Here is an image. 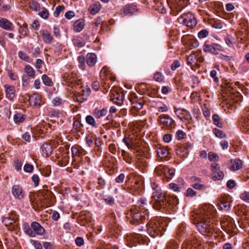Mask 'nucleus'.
<instances>
[{"mask_svg":"<svg viewBox=\"0 0 249 249\" xmlns=\"http://www.w3.org/2000/svg\"><path fill=\"white\" fill-rule=\"evenodd\" d=\"M213 206H209V208L205 206L196 214L195 218L197 222L196 223V226L198 231L202 234L211 232L213 228V222L207 220V219H210L211 217V214L210 212L208 211V209H213Z\"/></svg>","mask_w":249,"mask_h":249,"instance_id":"f257e3e1","label":"nucleus"},{"mask_svg":"<svg viewBox=\"0 0 249 249\" xmlns=\"http://www.w3.org/2000/svg\"><path fill=\"white\" fill-rule=\"evenodd\" d=\"M152 197L155 200L153 207L157 210L166 208L167 205L178 204V199L176 196L161 191L153 192Z\"/></svg>","mask_w":249,"mask_h":249,"instance_id":"f03ea898","label":"nucleus"},{"mask_svg":"<svg viewBox=\"0 0 249 249\" xmlns=\"http://www.w3.org/2000/svg\"><path fill=\"white\" fill-rule=\"evenodd\" d=\"M129 222L138 225L148 218V212L143 206H133L127 213Z\"/></svg>","mask_w":249,"mask_h":249,"instance_id":"7ed1b4c3","label":"nucleus"},{"mask_svg":"<svg viewBox=\"0 0 249 249\" xmlns=\"http://www.w3.org/2000/svg\"><path fill=\"white\" fill-rule=\"evenodd\" d=\"M166 223L159 221L156 222H151L147 224V231L152 237L161 236L163 232L166 230Z\"/></svg>","mask_w":249,"mask_h":249,"instance_id":"20e7f679","label":"nucleus"},{"mask_svg":"<svg viewBox=\"0 0 249 249\" xmlns=\"http://www.w3.org/2000/svg\"><path fill=\"white\" fill-rule=\"evenodd\" d=\"M178 20L179 23L183 24L190 28H193L197 23L196 18L190 13L184 14L182 16L178 18Z\"/></svg>","mask_w":249,"mask_h":249,"instance_id":"39448f33","label":"nucleus"},{"mask_svg":"<svg viewBox=\"0 0 249 249\" xmlns=\"http://www.w3.org/2000/svg\"><path fill=\"white\" fill-rule=\"evenodd\" d=\"M162 128L168 130H171L175 126V122L173 119L167 115H161L158 119Z\"/></svg>","mask_w":249,"mask_h":249,"instance_id":"423d86ee","label":"nucleus"},{"mask_svg":"<svg viewBox=\"0 0 249 249\" xmlns=\"http://www.w3.org/2000/svg\"><path fill=\"white\" fill-rule=\"evenodd\" d=\"M62 78L68 86L78 85L79 80H77V74L71 70L65 72Z\"/></svg>","mask_w":249,"mask_h":249,"instance_id":"0eeeda50","label":"nucleus"},{"mask_svg":"<svg viewBox=\"0 0 249 249\" xmlns=\"http://www.w3.org/2000/svg\"><path fill=\"white\" fill-rule=\"evenodd\" d=\"M110 99L115 104L121 105L124 99V95L120 89L114 88L110 91Z\"/></svg>","mask_w":249,"mask_h":249,"instance_id":"6e6552de","label":"nucleus"},{"mask_svg":"<svg viewBox=\"0 0 249 249\" xmlns=\"http://www.w3.org/2000/svg\"><path fill=\"white\" fill-rule=\"evenodd\" d=\"M204 52L217 54L218 52L222 50V47L219 44L213 43L210 44H204L203 46Z\"/></svg>","mask_w":249,"mask_h":249,"instance_id":"1a4fd4ad","label":"nucleus"},{"mask_svg":"<svg viewBox=\"0 0 249 249\" xmlns=\"http://www.w3.org/2000/svg\"><path fill=\"white\" fill-rule=\"evenodd\" d=\"M185 6L183 0H174L171 4L170 8L173 14H178Z\"/></svg>","mask_w":249,"mask_h":249,"instance_id":"9d476101","label":"nucleus"},{"mask_svg":"<svg viewBox=\"0 0 249 249\" xmlns=\"http://www.w3.org/2000/svg\"><path fill=\"white\" fill-rule=\"evenodd\" d=\"M11 192L16 199L21 200L24 197V192L19 185H14L12 188Z\"/></svg>","mask_w":249,"mask_h":249,"instance_id":"9b49d317","label":"nucleus"},{"mask_svg":"<svg viewBox=\"0 0 249 249\" xmlns=\"http://www.w3.org/2000/svg\"><path fill=\"white\" fill-rule=\"evenodd\" d=\"M32 231L34 233V237L36 235H42L45 232L44 228L38 222H33L31 224Z\"/></svg>","mask_w":249,"mask_h":249,"instance_id":"f8f14e48","label":"nucleus"},{"mask_svg":"<svg viewBox=\"0 0 249 249\" xmlns=\"http://www.w3.org/2000/svg\"><path fill=\"white\" fill-rule=\"evenodd\" d=\"M192 183V187L196 190H203L206 189V186L204 184H201V179L196 176H193L190 178Z\"/></svg>","mask_w":249,"mask_h":249,"instance_id":"ddd939ff","label":"nucleus"},{"mask_svg":"<svg viewBox=\"0 0 249 249\" xmlns=\"http://www.w3.org/2000/svg\"><path fill=\"white\" fill-rule=\"evenodd\" d=\"M40 34L45 43L50 44L53 42V37L48 31L46 30H41L40 31Z\"/></svg>","mask_w":249,"mask_h":249,"instance_id":"4468645a","label":"nucleus"},{"mask_svg":"<svg viewBox=\"0 0 249 249\" xmlns=\"http://www.w3.org/2000/svg\"><path fill=\"white\" fill-rule=\"evenodd\" d=\"M128 190L135 196L139 195L142 192V186L139 181H136L134 185L128 187Z\"/></svg>","mask_w":249,"mask_h":249,"instance_id":"2eb2a0df","label":"nucleus"},{"mask_svg":"<svg viewBox=\"0 0 249 249\" xmlns=\"http://www.w3.org/2000/svg\"><path fill=\"white\" fill-rule=\"evenodd\" d=\"M42 199L46 204H50L54 198V195L50 191L44 190L42 192Z\"/></svg>","mask_w":249,"mask_h":249,"instance_id":"dca6fc26","label":"nucleus"},{"mask_svg":"<svg viewBox=\"0 0 249 249\" xmlns=\"http://www.w3.org/2000/svg\"><path fill=\"white\" fill-rule=\"evenodd\" d=\"M29 101L31 105L40 106L41 105V97L38 93H34L29 97Z\"/></svg>","mask_w":249,"mask_h":249,"instance_id":"f3484780","label":"nucleus"},{"mask_svg":"<svg viewBox=\"0 0 249 249\" xmlns=\"http://www.w3.org/2000/svg\"><path fill=\"white\" fill-rule=\"evenodd\" d=\"M41 149L43 156L46 157L50 156L53 150L52 145L48 142H44L42 145Z\"/></svg>","mask_w":249,"mask_h":249,"instance_id":"a211bd4d","label":"nucleus"},{"mask_svg":"<svg viewBox=\"0 0 249 249\" xmlns=\"http://www.w3.org/2000/svg\"><path fill=\"white\" fill-rule=\"evenodd\" d=\"M4 87L5 88L6 97L9 100H12L15 95V87L8 85H5Z\"/></svg>","mask_w":249,"mask_h":249,"instance_id":"6ab92c4d","label":"nucleus"},{"mask_svg":"<svg viewBox=\"0 0 249 249\" xmlns=\"http://www.w3.org/2000/svg\"><path fill=\"white\" fill-rule=\"evenodd\" d=\"M0 27L6 30L12 31L13 24L7 18H0Z\"/></svg>","mask_w":249,"mask_h":249,"instance_id":"aec40b11","label":"nucleus"},{"mask_svg":"<svg viewBox=\"0 0 249 249\" xmlns=\"http://www.w3.org/2000/svg\"><path fill=\"white\" fill-rule=\"evenodd\" d=\"M229 166L232 171L238 170L242 167V162L239 159L231 160Z\"/></svg>","mask_w":249,"mask_h":249,"instance_id":"412c9836","label":"nucleus"},{"mask_svg":"<svg viewBox=\"0 0 249 249\" xmlns=\"http://www.w3.org/2000/svg\"><path fill=\"white\" fill-rule=\"evenodd\" d=\"M86 62L89 67H93L97 62V57L94 53H88L86 56Z\"/></svg>","mask_w":249,"mask_h":249,"instance_id":"4be33fe9","label":"nucleus"},{"mask_svg":"<svg viewBox=\"0 0 249 249\" xmlns=\"http://www.w3.org/2000/svg\"><path fill=\"white\" fill-rule=\"evenodd\" d=\"M15 220L10 216L3 217L2 222L6 227H9L8 229L10 231H13L14 229V226L13 224L15 223Z\"/></svg>","mask_w":249,"mask_h":249,"instance_id":"5701e85b","label":"nucleus"},{"mask_svg":"<svg viewBox=\"0 0 249 249\" xmlns=\"http://www.w3.org/2000/svg\"><path fill=\"white\" fill-rule=\"evenodd\" d=\"M157 152L158 156L161 158H164L169 154V151L167 147L163 146H159L157 148Z\"/></svg>","mask_w":249,"mask_h":249,"instance_id":"b1692460","label":"nucleus"},{"mask_svg":"<svg viewBox=\"0 0 249 249\" xmlns=\"http://www.w3.org/2000/svg\"><path fill=\"white\" fill-rule=\"evenodd\" d=\"M137 11V7L135 5L132 4H127L125 5L123 9L124 14L125 15H132Z\"/></svg>","mask_w":249,"mask_h":249,"instance_id":"393cba45","label":"nucleus"},{"mask_svg":"<svg viewBox=\"0 0 249 249\" xmlns=\"http://www.w3.org/2000/svg\"><path fill=\"white\" fill-rule=\"evenodd\" d=\"M107 113V110L106 108H103L102 109H99L95 108L94 110L93 115L94 117L97 119H99L103 117L106 116Z\"/></svg>","mask_w":249,"mask_h":249,"instance_id":"a878e982","label":"nucleus"},{"mask_svg":"<svg viewBox=\"0 0 249 249\" xmlns=\"http://www.w3.org/2000/svg\"><path fill=\"white\" fill-rule=\"evenodd\" d=\"M72 42L74 46L78 48H81L85 45V42L84 39L79 36L73 37L72 39Z\"/></svg>","mask_w":249,"mask_h":249,"instance_id":"bb28decb","label":"nucleus"},{"mask_svg":"<svg viewBox=\"0 0 249 249\" xmlns=\"http://www.w3.org/2000/svg\"><path fill=\"white\" fill-rule=\"evenodd\" d=\"M241 123L242 131L248 133L249 132V116L243 118Z\"/></svg>","mask_w":249,"mask_h":249,"instance_id":"cd10ccee","label":"nucleus"},{"mask_svg":"<svg viewBox=\"0 0 249 249\" xmlns=\"http://www.w3.org/2000/svg\"><path fill=\"white\" fill-rule=\"evenodd\" d=\"M101 5L99 2H95L93 4L91 5L89 8V10L91 15H95L97 14L101 9Z\"/></svg>","mask_w":249,"mask_h":249,"instance_id":"c85d7f7f","label":"nucleus"},{"mask_svg":"<svg viewBox=\"0 0 249 249\" xmlns=\"http://www.w3.org/2000/svg\"><path fill=\"white\" fill-rule=\"evenodd\" d=\"M84 26V22L82 20H78L74 23V30L76 32H80L83 29Z\"/></svg>","mask_w":249,"mask_h":249,"instance_id":"c756f323","label":"nucleus"},{"mask_svg":"<svg viewBox=\"0 0 249 249\" xmlns=\"http://www.w3.org/2000/svg\"><path fill=\"white\" fill-rule=\"evenodd\" d=\"M227 87L226 88L227 89V90H230V91H231V90H235L238 92H239L238 89L236 88V86L239 88L240 89L241 88L239 87L240 86V83L239 82H236L235 83H228L226 84Z\"/></svg>","mask_w":249,"mask_h":249,"instance_id":"7c9ffc66","label":"nucleus"},{"mask_svg":"<svg viewBox=\"0 0 249 249\" xmlns=\"http://www.w3.org/2000/svg\"><path fill=\"white\" fill-rule=\"evenodd\" d=\"M155 172L158 176H161L162 174H164L165 177H167L166 169L162 165H160L157 166L155 169Z\"/></svg>","mask_w":249,"mask_h":249,"instance_id":"2f4dec72","label":"nucleus"},{"mask_svg":"<svg viewBox=\"0 0 249 249\" xmlns=\"http://www.w3.org/2000/svg\"><path fill=\"white\" fill-rule=\"evenodd\" d=\"M132 105L133 108L137 110L141 109L143 106V101L135 99L132 102Z\"/></svg>","mask_w":249,"mask_h":249,"instance_id":"473e14b6","label":"nucleus"},{"mask_svg":"<svg viewBox=\"0 0 249 249\" xmlns=\"http://www.w3.org/2000/svg\"><path fill=\"white\" fill-rule=\"evenodd\" d=\"M198 46V42L193 37H189L188 42V47L189 49L192 50L194 48H196Z\"/></svg>","mask_w":249,"mask_h":249,"instance_id":"72a5a7b5","label":"nucleus"},{"mask_svg":"<svg viewBox=\"0 0 249 249\" xmlns=\"http://www.w3.org/2000/svg\"><path fill=\"white\" fill-rule=\"evenodd\" d=\"M100 77L103 81L107 78H110V76L109 75L107 69L106 67H103L101 70L100 73Z\"/></svg>","mask_w":249,"mask_h":249,"instance_id":"f704fd0d","label":"nucleus"},{"mask_svg":"<svg viewBox=\"0 0 249 249\" xmlns=\"http://www.w3.org/2000/svg\"><path fill=\"white\" fill-rule=\"evenodd\" d=\"M86 121L87 123L93 127L97 128L98 124L96 123L95 119L91 115H88L86 118Z\"/></svg>","mask_w":249,"mask_h":249,"instance_id":"c9c22d12","label":"nucleus"},{"mask_svg":"<svg viewBox=\"0 0 249 249\" xmlns=\"http://www.w3.org/2000/svg\"><path fill=\"white\" fill-rule=\"evenodd\" d=\"M224 177V173L221 170H218L213 173H212V178L215 180H219L222 179Z\"/></svg>","mask_w":249,"mask_h":249,"instance_id":"e433bc0d","label":"nucleus"},{"mask_svg":"<svg viewBox=\"0 0 249 249\" xmlns=\"http://www.w3.org/2000/svg\"><path fill=\"white\" fill-rule=\"evenodd\" d=\"M42 80L46 86L51 87L53 85L52 80L46 74H43L42 76Z\"/></svg>","mask_w":249,"mask_h":249,"instance_id":"4c0bfd02","label":"nucleus"},{"mask_svg":"<svg viewBox=\"0 0 249 249\" xmlns=\"http://www.w3.org/2000/svg\"><path fill=\"white\" fill-rule=\"evenodd\" d=\"M165 249H179V246L176 241H171L167 243Z\"/></svg>","mask_w":249,"mask_h":249,"instance_id":"58836bf2","label":"nucleus"},{"mask_svg":"<svg viewBox=\"0 0 249 249\" xmlns=\"http://www.w3.org/2000/svg\"><path fill=\"white\" fill-rule=\"evenodd\" d=\"M213 132L215 136L219 138L222 139L225 138L226 136V134L223 131L217 128L213 129Z\"/></svg>","mask_w":249,"mask_h":249,"instance_id":"ea45409f","label":"nucleus"},{"mask_svg":"<svg viewBox=\"0 0 249 249\" xmlns=\"http://www.w3.org/2000/svg\"><path fill=\"white\" fill-rule=\"evenodd\" d=\"M197 59V54L196 53H192L187 57V62L189 65H193L195 63Z\"/></svg>","mask_w":249,"mask_h":249,"instance_id":"a19ab883","label":"nucleus"},{"mask_svg":"<svg viewBox=\"0 0 249 249\" xmlns=\"http://www.w3.org/2000/svg\"><path fill=\"white\" fill-rule=\"evenodd\" d=\"M213 124L219 127H222V124L220 121L219 116L217 114H214L212 117Z\"/></svg>","mask_w":249,"mask_h":249,"instance_id":"79ce46f5","label":"nucleus"},{"mask_svg":"<svg viewBox=\"0 0 249 249\" xmlns=\"http://www.w3.org/2000/svg\"><path fill=\"white\" fill-rule=\"evenodd\" d=\"M25 71L27 73L28 76L34 77L35 75V71L29 65H27L25 67Z\"/></svg>","mask_w":249,"mask_h":249,"instance_id":"37998d69","label":"nucleus"},{"mask_svg":"<svg viewBox=\"0 0 249 249\" xmlns=\"http://www.w3.org/2000/svg\"><path fill=\"white\" fill-rule=\"evenodd\" d=\"M30 8L34 11H38L40 10V5L37 2L32 1L30 3Z\"/></svg>","mask_w":249,"mask_h":249,"instance_id":"c03bdc74","label":"nucleus"},{"mask_svg":"<svg viewBox=\"0 0 249 249\" xmlns=\"http://www.w3.org/2000/svg\"><path fill=\"white\" fill-rule=\"evenodd\" d=\"M208 159L210 161L215 162L218 161L219 156L216 153L210 152L208 153Z\"/></svg>","mask_w":249,"mask_h":249,"instance_id":"a18cd8bd","label":"nucleus"},{"mask_svg":"<svg viewBox=\"0 0 249 249\" xmlns=\"http://www.w3.org/2000/svg\"><path fill=\"white\" fill-rule=\"evenodd\" d=\"M39 16L44 19H47L49 16V13L48 10L44 7L42 8L41 12L38 14Z\"/></svg>","mask_w":249,"mask_h":249,"instance_id":"49530a36","label":"nucleus"},{"mask_svg":"<svg viewBox=\"0 0 249 249\" xmlns=\"http://www.w3.org/2000/svg\"><path fill=\"white\" fill-rule=\"evenodd\" d=\"M155 81L158 82H161L163 81L164 77L160 72H157L154 76Z\"/></svg>","mask_w":249,"mask_h":249,"instance_id":"de8ad7c7","label":"nucleus"},{"mask_svg":"<svg viewBox=\"0 0 249 249\" xmlns=\"http://www.w3.org/2000/svg\"><path fill=\"white\" fill-rule=\"evenodd\" d=\"M14 120L15 123H21L24 120V118L23 114L18 113L14 116Z\"/></svg>","mask_w":249,"mask_h":249,"instance_id":"09e8293b","label":"nucleus"},{"mask_svg":"<svg viewBox=\"0 0 249 249\" xmlns=\"http://www.w3.org/2000/svg\"><path fill=\"white\" fill-rule=\"evenodd\" d=\"M82 125V124L80 121L78 120L75 121L73 124V130L74 132H77L80 131V129Z\"/></svg>","mask_w":249,"mask_h":249,"instance_id":"8fccbe9b","label":"nucleus"},{"mask_svg":"<svg viewBox=\"0 0 249 249\" xmlns=\"http://www.w3.org/2000/svg\"><path fill=\"white\" fill-rule=\"evenodd\" d=\"M196 192L192 188H188L186 192L185 196L187 197H194L196 195Z\"/></svg>","mask_w":249,"mask_h":249,"instance_id":"3c124183","label":"nucleus"},{"mask_svg":"<svg viewBox=\"0 0 249 249\" xmlns=\"http://www.w3.org/2000/svg\"><path fill=\"white\" fill-rule=\"evenodd\" d=\"M184 109L178 108L175 110V113L177 114L178 117L181 120H183V116L184 114Z\"/></svg>","mask_w":249,"mask_h":249,"instance_id":"603ef678","label":"nucleus"},{"mask_svg":"<svg viewBox=\"0 0 249 249\" xmlns=\"http://www.w3.org/2000/svg\"><path fill=\"white\" fill-rule=\"evenodd\" d=\"M78 61L79 63V64H80L81 68L83 70H85V57L83 55L79 56L78 57Z\"/></svg>","mask_w":249,"mask_h":249,"instance_id":"864d4df0","label":"nucleus"},{"mask_svg":"<svg viewBox=\"0 0 249 249\" xmlns=\"http://www.w3.org/2000/svg\"><path fill=\"white\" fill-rule=\"evenodd\" d=\"M240 197L244 201L249 203V192L245 191L242 193L241 194Z\"/></svg>","mask_w":249,"mask_h":249,"instance_id":"5fc2aeb1","label":"nucleus"},{"mask_svg":"<svg viewBox=\"0 0 249 249\" xmlns=\"http://www.w3.org/2000/svg\"><path fill=\"white\" fill-rule=\"evenodd\" d=\"M64 9V6L63 5H59L57 6L56 8L55 11L53 12V16L55 17H57L60 12L62 11Z\"/></svg>","mask_w":249,"mask_h":249,"instance_id":"6e6d98bb","label":"nucleus"},{"mask_svg":"<svg viewBox=\"0 0 249 249\" xmlns=\"http://www.w3.org/2000/svg\"><path fill=\"white\" fill-rule=\"evenodd\" d=\"M23 170L27 173H32L34 170V166L32 164L27 163L24 166Z\"/></svg>","mask_w":249,"mask_h":249,"instance_id":"4d7b16f0","label":"nucleus"},{"mask_svg":"<svg viewBox=\"0 0 249 249\" xmlns=\"http://www.w3.org/2000/svg\"><path fill=\"white\" fill-rule=\"evenodd\" d=\"M209 34L208 31L206 29H203L198 33V36L199 38H203L207 36Z\"/></svg>","mask_w":249,"mask_h":249,"instance_id":"13d9d810","label":"nucleus"},{"mask_svg":"<svg viewBox=\"0 0 249 249\" xmlns=\"http://www.w3.org/2000/svg\"><path fill=\"white\" fill-rule=\"evenodd\" d=\"M24 232L32 237H34V233L32 231V229L31 227H30L29 226H25L24 228Z\"/></svg>","mask_w":249,"mask_h":249,"instance_id":"bf43d9fd","label":"nucleus"},{"mask_svg":"<svg viewBox=\"0 0 249 249\" xmlns=\"http://www.w3.org/2000/svg\"><path fill=\"white\" fill-rule=\"evenodd\" d=\"M18 56L22 60H25L26 61H29L30 58L24 52L22 51H19L18 53Z\"/></svg>","mask_w":249,"mask_h":249,"instance_id":"052dcab7","label":"nucleus"},{"mask_svg":"<svg viewBox=\"0 0 249 249\" xmlns=\"http://www.w3.org/2000/svg\"><path fill=\"white\" fill-rule=\"evenodd\" d=\"M180 66V62L178 60H175L171 66V69L173 71H175L177 68Z\"/></svg>","mask_w":249,"mask_h":249,"instance_id":"680f3d73","label":"nucleus"},{"mask_svg":"<svg viewBox=\"0 0 249 249\" xmlns=\"http://www.w3.org/2000/svg\"><path fill=\"white\" fill-rule=\"evenodd\" d=\"M211 170L212 171V173H213L215 172L220 170V166L216 162H214L211 164Z\"/></svg>","mask_w":249,"mask_h":249,"instance_id":"e2e57ef3","label":"nucleus"},{"mask_svg":"<svg viewBox=\"0 0 249 249\" xmlns=\"http://www.w3.org/2000/svg\"><path fill=\"white\" fill-rule=\"evenodd\" d=\"M125 178V175L123 173L120 174L116 178H115V181L118 183H121L123 182L124 179Z\"/></svg>","mask_w":249,"mask_h":249,"instance_id":"0e129e2a","label":"nucleus"},{"mask_svg":"<svg viewBox=\"0 0 249 249\" xmlns=\"http://www.w3.org/2000/svg\"><path fill=\"white\" fill-rule=\"evenodd\" d=\"M168 110V106L164 104H162L160 106L158 107V111L160 112H166Z\"/></svg>","mask_w":249,"mask_h":249,"instance_id":"69168bd1","label":"nucleus"},{"mask_svg":"<svg viewBox=\"0 0 249 249\" xmlns=\"http://www.w3.org/2000/svg\"><path fill=\"white\" fill-rule=\"evenodd\" d=\"M181 249H196V248L192 245V243H184Z\"/></svg>","mask_w":249,"mask_h":249,"instance_id":"338daca9","label":"nucleus"},{"mask_svg":"<svg viewBox=\"0 0 249 249\" xmlns=\"http://www.w3.org/2000/svg\"><path fill=\"white\" fill-rule=\"evenodd\" d=\"M31 242L36 249H42L41 244L38 241L32 240Z\"/></svg>","mask_w":249,"mask_h":249,"instance_id":"774afa93","label":"nucleus"}]
</instances>
